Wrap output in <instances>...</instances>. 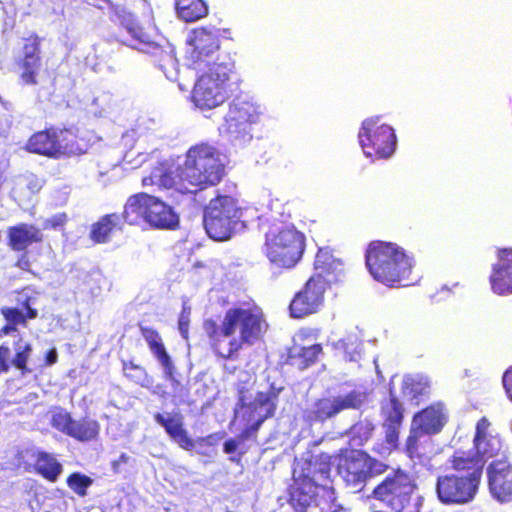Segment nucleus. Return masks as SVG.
<instances>
[{"instance_id": "nucleus-20", "label": "nucleus", "mask_w": 512, "mask_h": 512, "mask_svg": "<svg viewBox=\"0 0 512 512\" xmlns=\"http://www.w3.org/2000/svg\"><path fill=\"white\" fill-rule=\"evenodd\" d=\"M333 282H336L335 277L325 280L320 276H312L293 298L290 304L291 316L302 318L316 313L323 305L327 285Z\"/></svg>"}, {"instance_id": "nucleus-28", "label": "nucleus", "mask_w": 512, "mask_h": 512, "mask_svg": "<svg viewBox=\"0 0 512 512\" xmlns=\"http://www.w3.org/2000/svg\"><path fill=\"white\" fill-rule=\"evenodd\" d=\"M37 40V37L31 38L24 46V60L22 62L23 72L21 74V79L26 84L36 83L35 78L40 68Z\"/></svg>"}, {"instance_id": "nucleus-33", "label": "nucleus", "mask_w": 512, "mask_h": 512, "mask_svg": "<svg viewBox=\"0 0 512 512\" xmlns=\"http://www.w3.org/2000/svg\"><path fill=\"white\" fill-rule=\"evenodd\" d=\"M99 430V423L95 420L88 418L81 420L73 419L68 436L75 438L78 441L88 442L96 439L99 434Z\"/></svg>"}, {"instance_id": "nucleus-44", "label": "nucleus", "mask_w": 512, "mask_h": 512, "mask_svg": "<svg viewBox=\"0 0 512 512\" xmlns=\"http://www.w3.org/2000/svg\"><path fill=\"white\" fill-rule=\"evenodd\" d=\"M86 2L89 5L97 7L99 9H101V10H104V9H111V10H113L115 16L118 18V20L120 21L121 24H122V19H121L120 15L117 13V10L125 9L127 12H129L134 17V15L125 6L114 5L109 0H86Z\"/></svg>"}, {"instance_id": "nucleus-42", "label": "nucleus", "mask_w": 512, "mask_h": 512, "mask_svg": "<svg viewBox=\"0 0 512 512\" xmlns=\"http://www.w3.org/2000/svg\"><path fill=\"white\" fill-rule=\"evenodd\" d=\"M1 314L5 318L7 322L19 325H25L26 324V317L25 315L18 310L17 308H10V307H3L1 309Z\"/></svg>"}, {"instance_id": "nucleus-32", "label": "nucleus", "mask_w": 512, "mask_h": 512, "mask_svg": "<svg viewBox=\"0 0 512 512\" xmlns=\"http://www.w3.org/2000/svg\"><path fill=\"white\" fill-rule=\"evenodd\" d=\"M334 348L344 354L349 361H358L362 354V340L358 332L348 333L344 338L333 343Z\"/></svg>"}, {"instance_id": "nucleus-4", "label": "nucleus", "mask_w": 512, "mask_h": 512, "mask_svg": "<svg viewBox=\"0 0 512 512\" xmlns=\"http://www.w3.org/2000/svg\"><path fill=\"white\" fill-rule=\"evenodd\" d=\"M366 265L375 280L393 286L409 277L414 261L397 244L373 242L367 249Z\"/></svg>"}, {"instance_id": "nucleus-9", "label": "nucleus", "mask_w": 512, "mask_h": 512, "mask_svg": "<svg viewBox=\"0 0 512 512\" xmlns=\"http://www.w3.org/2000/svg\"><path fill=\"white\" fill-rule=\"evenodd\" d=\"M502 447L501 438L491 429L488 419L482 417L476 425L473 448L468 451H456L450 463L453 469H476L482 474L484 463L499 456Z\"/></svg>"}, {"instance_id": "nucleus-35", "label": "nucleus", "mask_w": 512, "mask_h": 512, "mask_svg": "<svg viewBox=\"0 0 512 512\" xmlns=\"http://www.w3.org/2000/svg\"><path fill=\"white\" fill-rule=\"evenodd\" d=\"M36 469L45 478L55 481L62 471V466L53 455L40 452L36 460Z\"/></svg>"}, {"instance_id": "nucleus-37", "label": "nucleus", "mask_w": 512, "mask_h": 512, "mask_svg": "<svg viewBox=\"0 0 512 512\" xmlns=\"http://www.w3.org/2000/svg\"><path fill=\"white\" fill-rule=\"evenodd\" d=\"M321 350L322 348L319 344L301 348L295 347L291 352L290 358L300 369H305L316 361Z\"/></svg>"}, {"instance_id": "nucleus-31", "label": "nucleus", "mask_w": 512, "mask_h": 512, "mask_svg": "<svg viewBox=\"0 0 512 512\" xmlns=\"http://www.w3.org/2000/svg\"><path fill=\"white\" fill-rule=\"evenodd\" d=\"M176 11L182 20L193 22L205 17L208 7L203 0H176Z\"/></svg>"}, {"instance_id": "nucleus-15", "label": "nucleus", "mask_w": 512, "mask_h": 512, "mask_svg": "<svg viewBox=\"0 0 512 512\" xmlns=\"http://www.w3.org/2000/svg\"><path fill=\"white\" fill-rule=\"evenodd\" d=\"M220 40L217 31L198 28L192 31L187 39L185 59L187 65L202 71L218 63Z\"/></svg>"}, {"instance_id": "nucleus-5", "label": "nucleus", "mask_w": 512, "mask_h": 512, "mask_svg": "<svg viewBox=\"0 0 512 512\" xmlns=\"http://www.w3.org/2000/svg\"><path fill=\"white\" fill-rule=\"evenodd\" d=\"M265 221L270 223L265 233L264 244L267 258L278 267H293L300 260L304 250L303 235L293 226L276 221L273 215Z\"/></svg>"}, {"instance_id": "nucleus-47", "label": "nucleus", "mask_w": 512, "mask_h": 512, "mask_svg": "<svg viewBox=\"0 0 512 512\" xmlns=\"http://www.w3.org/2000/svg\"><path fill=\"white\" fill-rule=\"evenodd\" d=\"M66 221L67 216L65 213L55 214L43 222V229H57L59 227H62L66 223Z\"/></svg>"}, {"instance_id": "nucleus-6", "label": "nucleus", "mask_w": 512, "mask_h": 512, "mask_svg": "<svg viewBox=\"0 0 512 512\" xmlns=\"http://www.w3.org/2000/svg\"><path fill=\"white\" fill-rule=\"evenodd\" d=\"M252 209L242 210L230 196L212 199L204 212V227L208 236L216 241H225L233 233L243 229L249 221Z\"/></svg>"}, {"instance_id": "nucleus-13", "label": "nucleus", "mask_w": 512, "mask_h": 512, "mask_svg": "<svg viewBox=\"0 0 512 512\" xmlns=\"http://www.w3.org/2000/svg\"><path fill=\"white\" fill-rule=\"evenodd\" d=\"M359 144L366 157L378 159L391 157L396 149L397 139L394 129L379 116L366 118L358 133Z\"/></svg>"}, {"instance_id": "nucleus-7", "label": "nucleus", "mask_w": 512, "mask_h": 512, "mask_svg": "<svg viewBox=\"0 0 512 512\" xmlns=\"http://www.w3.org/2000/svg\"><path fill=\"white\" fill-rule=\"evenodd\" d=\"M202 71L192 90V102L200 110L208 111L221 106L229 98L233 65L214 63L212 67Z\"/></svg>"}, {"instance_id": "nucleus-54", "label": "nucleus", "mask_w": 512, "mask_h": 512, "mask_svg": "<svg viewBox=\"0 0 512 512\" xmlns=\"http://www.w3.org/2000/svg\"><path fill=\"white\" fill-rule=\"evenodd\" d=\"M216 440H217L216 435H209L206 438H200L198 441H199V443H205V444H208V445H213Z\"/></svg>"}, {"instance_id": "nucleus-16", "label": "nucleus", "mask_w": 512, "mask_h": 512, "mask_svg": "<svg viewBox=\"0 0 512 512\" xmlns=\"http://www.w3.org/2000/svg\"><path fill=\"white\" fill-rule=\"evenodd\" d=\"M384 467L382 463L373 460L366 453L353 450L341 459L338 472L346 484L358 492L370 476L383 472Z\"/></svg>"}, {"instance_id": "nucleus-8", "label": "nucleus", "mask_w": 512, "mask_h": 512, "mask_svg": "<svg viewBox=\"0 0 512 512\" xmlns=\"http://www.w3.org/2000/svg\"><path fill=\"white\" fill-rule=\"evenodd\" d=\"M123 217L129 224L146 223L159 229H174L179 224V216L172 207L147 193L129 197Z\"/></svg>"}, {"instance_id": "nucleus-11", "label": "nucleus", "mask_w": 512, "mask_h": 512, "mask_svg": "<svg viewBox=\"0 0 512 512\" xmlns=\"http://www.w3.org/2000/svg\"><path fill=\"white\" fill-rule=\"evenodd\" d=\"M261 114V106L256 102L236 98L230 103L219 131L233 145L244 146L252 140V126L258 123Z\"/></svg>"}, {"instance_id": "nucleus-18", "label": "nucleus", "mask_w": 512, "mask_h": 512, "mask_svg": "<svg viewBox=\"0 0 512 512\" xmlns=\"http://www.w3.org/2000/svg\"><path fill=\"white\" fill-rule=\"evenodd\" d=\"M447 421V413L442 404L429 406L413 417L406 449L410 457L418 454V441L424 435L436 434L441 431Z\"/></svg>"}, {"instance_id": "nucleus-57", "label": "nucleus", "mask_w": 512, "mask_h": 512, "mask_svg": "<svg viewBox=\"0 0 512 512\" xmlns=\"http://www.w3.org/2000/svg\"><path fill=\"white\" fill-rule=\"evenodd\" d=\"M128 459H129V457H128L126 454H122V455L120 456V461H121V462H127V461H128Z\"/></svg>"}, {"instance_id": "nucleus-27", "label": "nucleus", "mask_w": 512, "mask_h": 512, "mask_svg": "<svg viewBox=\"0 0 512 512\" xmlns=\"http://www.w3.org/2000/svg\"><path fill=\"white\" fill-rule=\"evenodd\" d=\"M9 241L12 249L21 251L29 245L42 240L41 231L33 225L20 224L11 227L8 231Z\"/></svg>"}, {"instance_id": "nucleus-56", "label": "nucleus", "mask_w": 512, "mask_h": 512, "mask_svg": "<svg viewBox=\"0 0 512 512\" xmlns=\"http://www.w3.org/2000/svg\"><path fill=\"white\" fill-rule=\"evenodd\" d=\"M145 160H146V157L141 155V154H139L138 159H137V163H136L135 166L141 165Z\"/></svg>"}, {"instance_id": "nucleus-25", "label": "nucleus", "mask_w": 512, "mask_h": 512, "mask_svg": "<svg viewBox=\"0 0 512 512\" xmlns=\"http://www.w3.org/2000/svg\"><path fill=\"white\" fill-rule=\"evenodd\" d=\"M155 421L164 427L167 434L183 449L191 450L194 447V441L189 437L187 431L183 428L182 416L178 413L161 414L154 416Z\"/></svg>"}, {"instance_id": "nucleus-48", "label": "nucleus", "mask_w": 512, "mask_h": 512, "mask_svg": "<svg viewBox=\"0 0 512 512\" xmlns=\"http://www.w3.org/2000/svg\"><path fill=\"white\" fill-rule=\"evenodd\" d=\"M10 348L3 344L0 346V367L2 368L3 372H8L10 369V366L12 365L9 358H10Z\"/></svg>"}, {"instance_id": "nucleus-34", "label": "nucleus", "mask_w": 512, "mask_h": 512, "mask_svg": "<svg viewBox=\"0 0 512 512\" xmlns=\"http://www.w3.org/2000/svg\"><path fill=\"white\" fill-rule=\"evenodd\" d=\"M57 148H59V157L78 155L86 151V146L80 144L76 136L67 130L57 131Z\"/></svg>"}, {"instance_id": "nucleus-59", "label": "nucleus", "mask_w": 512, "mask_h": 512, "mask_svg": "<svg viewBox=\"0 0 512 512\" xmlns=\"http://www.w3.org/2000/svg\"><path fill=\"white\" fill-rule=\"evenodd\" d=\"M1 372H3V371H2V368L0 367V373H1Z\"/></svg>"}, {"instance_id": "nucleus-46", "label": "nucleus", "mask_w": 512, "mask_h": 512, "mask_svg": "<svg viewBox=\"0 0 512 512\" xmlns=\"http://www.w3.org/2000/svg\"><path fill=\"white\" fill-rule=\"evenodd\" d=\"M31 353L32 351L16 353L15 357L11 361V364L14 365L17 369L21 370L22 374L30 372V370L27 369V362L31 356Z\"/></svg>"}, {"instance_id": "nucleus-50", "label": "nucleus", "mask_w": 512, "mask_h": 512, "mask_svg": "<svg viewBox=\"0 0 512 512\" xmlns=\"http://www.w3.org/2000/svg\"><path fill=\"white\" fill-rule=\"evenodd\" d=\"M15 354L19 352L32 351V345L28 342L23 341L22 338H19L14 344Z\"/></svg>"}, {"instance_id": "nucleus-24", "label": "nucleus", "mask_w": 512, "mask_h": 512, "mask_svg": "<svg viewBox=\"0 0 512 512\" xmlns=\"http://www.w3.org/2000/svg\"><path fill=\"white\" fill-rule=\"evenodd\" d=\"M141 333L143 338L146 340L151 352L161 365L165 377L169 379L172 385L175 387V394H178V388L180 387V384L174 376V365L170 359V356L166 352L158 332L148 327H141Z\"/></svg>"}, {"instance_id": "nucleus-1", "label": "nucleus", "mask_w": 512, "mask_h": 512, "mask_svg": "<svg viewBox=\"0 0 512 512\" xmlns=\"http://www.w3.org/2000/svg\"><path fill=\"white\" fill-rule=\"evenodd\" d=\"M227 156L216 146L199 143L188 149L182 165L162 164L150 176L144 177L143 186L155 185L159 189L171 190L181 195L214 186L224 176Z\"/></svg>"}, {"instance_id": "nucleus-26", "label": "nucleus", "mask_w": 512, "mask_h": 512, "mask_svg": "<svg viewBox=\"0 0 512 512\" xmlns=\"http://www.w3.org/2000/svg\"><path fill=\"white\" fill-rule=\"evenodd\" d=\"M27 150L48 157H59L57 130H47L34 134L27 143Z\"/></svg>"}, {"instance_id": "nucleus-40", "label": "nucleus", "mask_w": 512, "mask_h": 512, "mask_svg": "<svg viewBox=\"0 0 512 512\" xmlns=\"http://www.w3.org/2000/svg\"><path fill=\"white\" fill-rule=\"evenodd\" d=\"M68 486L78 495L85 496L86 489L91 485L92 480L84 475L74 473L67 480Z\"/></svg>"}, {"instance_id": "nucleus-29", "label": "nucleus", "mask_w": 512, "mask_h": 512, "mask_svg": "<svg viewBox=\"0 0 512 512\" xmlns=\"http://www.w3.org/2000/svg\"><path fill=\"white\" fill-rule=\"evenodd\" d=\"M314 267L316 273L313 276H320V278L325 280L335 277L336 281H338L342 273V263L325 249H319Z\"/></svg>"}, {"instance_id": "nucleus-17", "label": "nucleus", "mask_w": 512, "mask_h": 512, "mask_svg": "<svg viewBox=\"0 0 512 512\" xmlns=\"http://www.w3.org/2000/svg\"><path fill=\"white\" fill-rule=\"evenodd\" d=\"M368 401L364 391L353 390L346 394L322 398L304 412V418L310 422H324L347 409H359Z\"/></svg>"}, {"instance_id": "nucleus-12", "label": "nucleus", "mask_w": 512, "mask_h": 512, "mask_svg": "<svg viewBox=\"0 0 512 512\" xmlns=\"http://www.w3.org/2000/svg\"><path fill=\"white\" fill-rule=\"evenodd\" d=\"M414 484L408 474L397 471L387 476L373 491L376 499L395 512H420L421 497L414 494Z\"/></svg>"}, {"instance_id": "nucleus-38", "label": "nucleus", "mask_w": 512, "mask_h": 512, "mask_svg": "<svg viewBox=\"0 0 512 512\" xmlns=\"http://www.w3.org/2000/svg\"><path fill=\"white\" fill-rule=\"evenodd\" d=\"M47 419L54 429L68 436L73 422L69 412L63 408L54 407L48 411Z\"/></svg>"}, {"instance_id": "nucleus-49", "label": "nucleus", "mask_w": 512, "mask_h": 512, "mask_svg": "<svg viewBox=\"0 0 512 512\" xmlns=\"http://www.w3.org/2000/svg\"><path fill=\"white\" fill-rule=\"evenodd\" d=\"M503 386L508 398L512 401V367L503 375Z\"/></svg>"}, {"instance_id": "nucleus-21", "label": "nucleus", "mask_w": 512, "mask_h": 512, "mask_svg": "<svg viewBox=\"0 0 512 512\" xmlns=\"http://www.w3.org/2000/svg\"><path fill=\"white\" fill-rule=\"evenodd\" d=\"M383 428L385 429V444L378 447L382 455L389 454L396 448L399 430L403 419V407L396 396L390 390V397L382 402Z\"/></svg>"}, {"instance_id": "nucleus-58", "label": "nucleus", "mask_w": 512, "mask_h": 512, "mask_svg": "<svg viewBox=\"0 0 512 512\" xmlns=\"http://www.w3.org/2000/svg\"><path fill=\"white\" fill-rule=\"evenodd\" d=\"M123 162H124V164H129V163H131V161L129 160V154H126V155L124 156V158H123Z\"/></svg>"}, {"instance_id": "nucleus-2", "label": "nucleus", "mask_w": 512, "mask_h": 512, "mask_svg": "<svg viewBox=\"0 0 512 512\" xmlns=\"http://www.w3.org/2000/svg\"><path fill=\"white\" fill-rule=\"evenodd\" d=\"M267 328L261 308L254 303L227 310L220 326L212 321L205 323L213 349L222 358L231 357L243 344L253 345L263 337Z\"/></svg>"}, {"instance_id": "nucleus-53", "label": "nucleus", "mask_w": 512, "mask_h": 512, "mask_svg": "<svg viewBox=\"0 0 512 512\" xmlns=\"http://www.w3.org/2000/svg\"><path fill=\"white\" fill-rule=\"evenodd\" d=\"M57 361V352L55 349H52L48 352L47 356H46V362L48 365H52L54 363H56Z\"/></svg>"}, {"instance_id": "nucleus-22", "label": "nucleus", "mask_w": 512, "mask_h": 512, "mask_svg": "<svg viewBox=\"0 0 512 512\" xmlns=\"http://www.w3.org/2000/svg\"><path fill=\"white\" fill-rule=\"evenodd\" d=\"M490 492L499 502L512 501V465L505 454L495 459L488 467Z\"/></svg>"}, {"instance_id": "nucleus-14", "label": "nucleus", "mask_w": 512, "mask_h": 512, "mask_svg": "<svg viewBox=\"0 0 512 512\" xmlns=\"http://www.w3.org/2000/svg\"><path fill=\"white\" fill-rule=\"evenodd\" d=\"M463 474H445L436 482L438 499L444 504H466L471 502L478 490L481 474L476 469H456Z\"/></svg>"}, {"instance_id": "nucleus-43", "label": "nucleus", "mask_w": 512, "mask_h": 512, "mask_svg": "<svg viewBox=\"0 0 512 512\" xmlns=\"http://www.w3.org/2000/svg\"><path fill=\"white\" fill-rule=\"evenodd\" d=\"M125 375L133 379L136 383L144 386L147 384L148 379L145 370L141 367L131 364L130 366L124 367Z\"/></svg>"}, {"instance_id": "nucleus-52", "label": "nucleus", "mask_w": 512, "mask_h": 512, "mask_svg": "<svg viewBox=\"0 0 512 512\" xmlns=\"http://www.w3.org/2000/svg\"><path fill=\"white\" fill-rule=\"evenodd\" d=\"M17 331V325L7 322V324L0 329V337H3L5 335H10Z\"/></svg>"}, {"instance_id": "nucleus-19", "label": "nucleus", "mask_w": 512, "mask_h": 512, "mask_svg": "<svg viewBox=\"0 0 512 512\" xmlns=\"http://www.w3.org/2000/svg\"><path fill=\"white\" fill-rule=\"evenodd\" d=\"M280 391L281 388L271 387L267 392H259L252 403L243 404L241 409L236 411V417L242 415L247 422L241 440L250 438L261 424L273 415Z\"/></svg>"}, {"instance_id": "nucleus-51", "label": "nucleus", "mask_w": 512, "mask_h": 512, "mask_svg": "<svg viewBox=\"0 0 512 512\" xmlns=\"http://www.w3.org/2000/svg\"><path fill=\"white\" fill-rule=\"evenodd\" d=\"M241 440L229 439L224 443V452L227 454L233 453L237 450Z\"/></svg>"}, {"instance_id": "nucleus-23", "label": "nucleus", "mask_w": 512, "mask_h": 512, "mask_svg": "<svg viewBox=\"0 0 512 512\" xmlns=\"http://www.w3.org/2000/svg\"><path fill=\"white\" fill-rule=\"evenodd\" d=\"M490 285L495 294H512V249L499 250L497 262L492 266Z\"/></svg>"}, {"instance_id": "nucleus-39", "label": "nucleus", "mask_w": 512, "mask_h": 512, "mask_svg": "<svg viewBox=\"0 0 512 512\" xmlns=\"http://www.w3.org/2000/svg\"><path fill=\"white\" fill-rule=\"evenodd\" d=\"M374 424L368 419L360 420L350 430L351 439L354 445H363L372 435Z\"/></svg>"}, {"instance_id": "nucleus-3", "label": "nucleus", "mask_w": 512, "mask_h": 512, "mask_svg": "<svg viewBox=\"0 0 512 512\" xmlns=\"http://www.w3.org/2000/svg\"><path fill=\"white\" fill-rule=\"evenodd\" d=\"M329 471L328 463L317 458L296 460L290 491V502L296 512H337L340 509L334 489L317 484L328 478Z\"/></svg>"}, {"instance_id": "nucleus-55", "label": "nucleus", "mask_w": 512, "mask_h": 512, "mask_svg": "<svg viewBox=\"0 0 512 512\" xmlns=\"http://www.w3.org/2000/svg\"><path fill=\"white\" fill-rule=\"evenodd\" d=\"M25 307L27 309V318L34 319L37 317V311L35 309L31 308L29 306L28 302H26Z\"/></svg>"}, {"instance_id": "nucleus-36", "label": "nucleus", "mask_w": 512, "mask_h": 512, "mask_svg": "<svg viewBox=\"0 0 512 512\" xmlns=\"http://www.w3.org/2000/svg\"><path fill=\"white\" fill-rule=\"evenodd\" d=\"M119 216L116 214L102 217L91 230V238L98 242H106L109 239L111 231L118 225Z\"/></svg>"}, {"instance_id": "nucleus-45", "label": "nucleus", "mask_w": 512, "mask_h": 512, "mask_svg": "<svg viewBox=\"0 0 512 512\" xmlns=\"http://www.w3.org/2000/svg\"><path fill=\"white\" fill-rule=\"evenodd\" d=\"M190 313H191V308L189 306H187L186 303H184L183 309H182V312L180 314L179 321H178L179 331L184 338H187V334H188Z\"/></svg>"}, {"instance_id": "nucleus-10", "label": "nucleus", "mask_w": 512, "mask_h": 512, "mask_svg": "<svg viewBox=\"0 0 512 512\" xmlns=\"http://www.w3.org/2000/svg\"><path fill=\"white\" fill-rule=\"evenodd\" d=\"M117 13L122 19V26L131 36V43L129 45L134 49L150 54L165 77L170 81H176L179 72L173 49L170 46L161 47L152 41L150 36L138 24L135 17L125 9H119Z\"/></svg>"}, {"instance_id": "nucleus-41", "label": "nucleus", "mask_w": 512, "mask_h": 512, "mask_svg": "<svg viewBox=\"0 0 512 512\" xmlns=\"http://www.w3.org/2000/svg\"><path fill=\"white\" fill-rule=\"evenodd\" d=\"M109 101L110 98L108 95L102 94L97 96L92 100L88 110L93 115L102 117L106 115L109 110Z\"/></svg>"}, {"instance_id": "nucleus-30", "label": "nucleus", "mask_w": 512, "mask_h": 512, "mask_svg": "<svg viewBox=\"0 0 512 512\" xmlns=\"http://www.w3.org/2000/svg\"><path fill=\"white\" fill-rule=\"evenodd\" d=\"M429 389V380L423 375H406L402 379V395L408 401L418 404V396L426 394Z\"/></svg>"}]
</instances>
